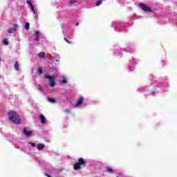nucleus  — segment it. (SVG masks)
Segmentation results:
<instances>
[{
  "label": "nucleus",
  "mask_w": 177,
  "mask_h": 177,
  "mask_svg": "<svg viewBox=\"0 0 177 177\" xmlns=\"http://www.w3.org/2000/svg\"><path fill=\"white\" fill-rule=\"evenodd\" d=\"M8 118L11 122L16 124V125H20V122H21L20 115H19L17 113L14 111H10L8 113Z\"/></svg>",
  "instance_id": "nucleus-1"
},
{
  "label": "nucleus",
  "mask_w": 177,
  "mask_h": 177,
  "mask_svg": "<svg viewBox=\"0 0 177 177\" xmlns=\"http://www.w3.org/2000/svg\"><path fill=\"white\" fill-rule=\"evenodd\" d=\"M78 162L74 164V169L77 171L81 168V165H86V160L82 158H79L77 159Z\"/></svg>",
  "instance_id": "nucleus-2"
},
{
  "label": "nucleus",
  "mask_w": 177,
  "mask_h": 177,
  "mask_svg": "<svg viewBox=\"0 0 177 177\" xmlns=\"http://www.w3.org/2000/svg\"><path fill=\"white\" fill-rule=\"evenodd\" d=\"M44 78H46V80H49L50 86L51 88L56 86V82H55V80H55V77L50 76V75H45Z\"/></svg>",
  "instance_id": "nucleus-3"
},
{
  "label": "nucleus",
  "mask_w": 177,
  "mask_h": 177,
  "mask_svg": "<svg viewBox=\"0 0 177 177\" xmlns=\"http://www.w3.org/2000/svg\"><path fill=\"white\" fill-rule=\"evenodd\" d=\"M140 7L141 8V9H142V10H144V12H151V9H150V8H149L148 6H147L145 3H140Z\"/></svg>",
  "instance_id": "nucleus-4"
},
{
  "label": "nucleus",
  "mask_w": 177,
  "mask_h": 177,
  "mask_svg": "<svg viewBox=\"0 0 177 177\" xmlns=\"http://www.w3.org/2000/svg\"><path fill=\"white\" fill-rule=\"evenodd\" d=\"M76 103L74 105V107H79V106H81L82 103H84V97H81L76 100Z\"/></svg>",
  "instance_id": "nucleus-5"
},
{
  "label": "nucleus",
  "mask_w": 177,
  "mask_h": 177,
  "mask_svg": "<svg viewBox=\"0 0 177 177\" xmlns=\"http://www.w3.org/2000/svg\"><path fill=\"white\" fill-rule=\"evenodd\" d=\"M23 133H24V135L28 138L32 135V131H27V128H24L23 130Z\"/></svg>",
  "instance_id": "nucleus-6"
},
{
  "label": "nucleus",
  "mask_w": 177,
  "mask_h": 177,
  "mask_svg": "<svg viewBox=\"0 0 177 177\" xmlns=\"http://www.w3.org/2000/svg\"><path fill=\"white\" fill-rule=\"evenodd\" d=\"M40 120L41 124H46V119H45V116H44V115H40Z\"/></svg>",
  "instance_id": "nucleus-7"
},
{
  "label": "nucleus",
  "mask_w": 177,
  "mask_h": 177,
  "mask_svg": "<svg viewBox=\"0 0 177 177\" xmlns=\"http://www.w3.org/2000/svg\"><path fill=\"white\" fill-rule=\"evenodd\" d=\"M35 36L36 38V41H39V31L38 30L35 31Z\"/></svg>",
  "instance_id": "nucleus-8"
},
{
  "label": "nucleus",
  "mask_w": 177,
  "mask_h": 177,
  "mask_svg": "<svg viewBox=\"0 0 177 177\" xmlns=\"http://www.w3.org/2000/svg\"><path fill=\"white\" fill-rule=\"evenodd\" d=\"M37 150H42L43 149H45V145L44 144H39L37 147Z\"/></svg>",
  "instance_id": "nucleus-9"
},
{
  "label": "nucleus",
  "mask_w": 177,
  "mask_h": 177,
  "mask_svg": "<svg viewBox=\"0 0 177 177\" xmlns=\"http://www.w3.org/2000/svg\"><path fill=\"white\" fill-rule=\"evenodd\" d=\"M14 68H15V70H16L17 71H19V62H15Z\"/></svg>",
  "instance_id": "nucleus-10"
},
{
  "label": "nucleus",
  "mask_w": 177,
  "mask_h": 177,
  "mask_svg": "<svg viewBox=\"0 0 177 177\" xmlns=\"http://www.w3.org/2000/svg\"><path fill=\"white\" fill-rule=\"evenodd\" d=\"M37 73L39 74V75H42V74H44V71H42V68H39Z\"/></svg>",
  "instance_id": "nucleus-11"
},
{
  "label": "nucleus",
  "mask_w": 177,
  "mask_h": 177,
  "mask_svg": "<svg viewBox=\"0 0 177 177\" xmlns=\"http://www.w3.org/2000/svg\"><path fill=\"white\" fill-rule=\"evenodd\" d=\"M48 100L50 103H56V99L55 98H48Z\"/></svg>",
  "instance_id": "nucleus-12"
},
{
  "label": "nucleus",
  "mask_w": 177,
  "mask_h": 177,
  "mask_svg": "<svg viewBox=\"0 0 177 177\" xmlns=\"http://www.w3.org/2000/svg\"><path fill=\"white\" fill-rule=\"evenodd\" d=\"M29 8L31 9L32 12H33L34 15H35V9L34 8V6H32V4H30V6H29Z\"/></svg>",
  "instance_id": "nucleus-13"
},
{
  "label": "nucleus",
  "mask_w": 177,
  "mask_h": 177,
  "mask_svg": "<svg viewBox=\"0 0 177 177\" xmlns=\"http://www.w3.org/2000/svg\"><path fill=\"white\" fill-rule=\"evenodd\" d=\"M37 89H38V91H39L40 92H44V88H43L42 86H41V85H37Z\"/></svg>",
  "instance_id": "nucleus-14"
},
{
  "label": "nucleus",
  "mask_w": 177,
  "mask_h": 177,
  "mask_svg": "<svg viewBox=\"0 0 177 177\" xmlns=\"http://www.w3.org/2000/svg\"><path fill=\"white\" fill-rule=\"evenodd\" d=\"M38 56L40 58L45 57V53L44 52H41V53H39Z\"/></svg>",
  "instance_id": "nucleus-15"
},
{
  "label": "nucleus",
  "mask_w": 177,
  "mask_h": 177,
  "mask_svg": "<svg viewBox=\"0 0 177 177\" xmlns=\"http://www.w3.org/2000/svg\"><path fill=\"white\" fill-rule=\"evenodd\" d=\"M102 2H103V0H98L96 2V6H100V5H102Z\"/></svg>",
  "instance_id": "nucleus-16"
},
{
  "label": "nucleus",
  "mask_w": 177,
  "mask_h": 177,
  "mask_svg": "<svg viewBox=\"0 0 177 177\" xmlns=\"http://www.w3.org/2000/svg\"><path fill=\"white\" fill-rule=\"evenodd\" d=\"M106 171L107 172H109V174H113V169H111V167H107L106 168Z\"/></svg>",
  "instance_id": "nucleus-17"
},
{
  "label": "nucleus",
  "mask_w": 177,
  "mask_h": 177,
  "mask_svg": "<svg viewBox=\"0 0 177 177\" xmlns=\"http://www.w3.org/2000/svg\"><path fill=\"white\" fill-rule=\"evenodd\" d=\"M26 30H30V24L28 22H26L25 25Z\"/></svg>",
  "instance_id": "nucleus-18"
},
{
  "label": "nucleus",
  "mask_w": 177,
  "mask_h": 177,
  "mask_svg": "<svg viewBox=\"0 0 177 177\" xmlns=\"http://www.w3.org/2000/svg\"><path fill=\"white\" fill-rule=\"evenodd\" d=\"M19 26L17 24H14L13 25V31H17Z\"/></svg>",
  "instance_id": "nucleus-19"
},
{
  "label": "nucleus",
  "mask_w": 177,
  "mask_h": 177,
  "mask_svg": "<svg viewBox=\"0 0 177 177\" xmlns=\"http://www.w3.org/2000/svg\"><path fill=\"white\" fill-rule=\"evenodd\" d=\"M3 43L4 45H9V41L6 39H3Z\"/></svg>",
  "instance_id": "nucleus-20"
},
{
  "label": "nucleus",
  "mask_w": 177,
  "mask_h": 177,
  "mask_svg": "<svg viewBox=\"0 0 177 177\" xmlns=\"http://www.w3.org/2000/svg\"><path fill=\"white\" fill-rule=\"evenodd\" d=\"M77 3V0H70L69 1V3L71 5H73V3Z\"/></svg>",
  "instance_id": "nucleus-21"
},
{
  "label": "nucleus",
  "mask_w": 177,
  "mask_h": 177,
  "mask_svg": "<svg viewBox=\"0 0 177 177\" xmlns=\"http://www.w3.org/2000/svg\"><path fill=\"white\" fill-rule=\"evenodd\" d=\"M8 32L9 34H13V29H12V28H8Z\"/></svg>",
  "instance_id": "nucleus-22"
},
{
  "label": "nucleus",
  "mask_w": 177,
  "mask_h": 177,
  "mask_svg": "<svg viewBox=\"0 0 177 177\" xmlns=\"http://www.w3.org/2000/svg\"><path fill=\"white\" fill-rule=\"evenodd\" d=\"M64 41H66V42H67V44H73V42L70 41L68 39H67L66 37L64 38Z\"/></svg>",
  "instance_id": "nucleus-23"
},
{
  "label": "nucleus",
  "mask_w": 177,
  "mask_h": 177,
  "mask_svg": "<svg viewBox=\"0 0 177 177\" xmlns=\"http://www.w3.org/2000/svg\"><path fill=\"white\" fill-rule=\"evenodd\" d=\"M61 82H62L63 84H67V79H62Z\"/></svg>",
  "instance_id": "nucleus-24"
},
{
  "label": "nucleus",
  "mask_w": 177,
  "mask_h": 177,
  "mask_svg": "<svg viewBox=\"0 0 177 177\" xmlns=\"http://www.w3.org/2000/svg\"><path fill=\"white\" fill-rule=\"evenodd\" d=\"M26 3H28V5H29V6H31V5H32V3H31V1H29V0H27V1H26Z\"/></svg>",
  "instance_id": "nucleus-25"
},
{
  "label": "nucleus",
  "mask_w": 177,
  "mask_h": 177,
  "mask_svg": "<svg viewBox=\"0 0 177 177\" xmlns=\"http://www.w3.org/2000/svg\"><path fill=\"white\" fill-rule=\"evenodd\" d=\"M31 146H32V147H35V143L34 142H30Z\"/></svg>",
  "instance_id": "nucleus-26"
},
{
  "label": "nucleus",
  "mask_w": 177,
  "mask_h": 177,
  "mask_svg": "<svg viewBox=\"0 0 177 177\" xmlns=\"http://www.w3.org/2000/svg\"><path fill=\"white\" fill-rule=\"evenodd\" d=\"M65 113H70V110L69 109H65Z\"/></svg>",
  "instance_id": "nucleus-27"
},
{
  "label": "nucleus",
  "mask_w": 177,
  "mask_h": 177,
  "mask_svg": "<svg viewBox=\"0 0 177 177\" xmlns=\"http://www.w3.org/2000/svg\"><path fill=\"white\" fill-rule=\"evenodd\" d=\"M35 19H36V20H38V15H35Z\"/></svg>",
  "instance_id": "nucleus-28"
},
{
  "label": "nucleus",
  "mask_w": 177,
  "mask_h": 177,
  "mask_svg": "<svg viewBox=\"0 0 177 177\" xmlns=\"http://www.w3.org/2000/svg\"><path fill=\"white\" fill-rule=\"evenodd\" d=\"M76 26H80V23L77 22V23L76 24Z\"/></svg>",
  "instance_id": "nucleus-29"
},
{
  "label": "nucleus",
  "mask_w": 177,
  "mask_h": 177,
  "mask_svg": "<svg viewBox=\"0 0 177 177\" xmlns=\"http://www.w3.org/2000/svg\"><path fill=\"white\" fill-rule=\"evenodd\" d=\"M116 177H120V176H116Z\"/></svg>",
  "instance_id": "nucleus-30"
},
{
  "label": "nucleus",
  "mask_w": 177,
  "mask_h": 177,
  "mask_svg": "<svg viewBox=\"0 0 177 177\" xmlns=\"http://www.w3.org/2000/svg\"><path fill=\"white\" fill-rule=\"evenodd\" d=\"M0 62H1V59H0Z\"/></svg>",
  "instance_id": "nucleus-31"
}]
</instances>
